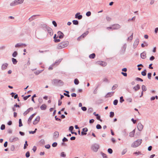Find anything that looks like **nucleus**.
Wrapping results in <instances>:
<instances>
[{
    "label": "nucleus",
    "mask_w": 158,
    "mask_h": 158,
    "mask_svg": "<svg viewBox=\"0 0 158 158\" xmlns=\"http://www.w3.org/2000/svg\"><path fill=\"white\" fill-rule=\"evenodd\" d=\"M30 156V152H26V156L27 157V158H28Z\"/></svg>",
    "instance_id": "57"
},
{
    "label": "nucleus",
    "mask_w": 158,
    "mask_h": 158,
    "mask_svg": "<svg viewBox=\"0 0 158 158\" xmlns=\"http://www.w3.org/2000/svg\"><path fill=\"white\" fill-rule=\"evenodd\" d=\"M118 103V100L117 99L114 100L113 102V104L114 105H116Z\"/></svg>",
    "instance_id": "49"
},
{
    "label": "nucleus",
    "mask_w": 158,
    "mask_h": 158,
    "mask_svg": "<svg viewBox=\"0 0 158 158\" xmlns=\"http://www.w3.org/2000/svg\"><path fill=\"white\" fill-rule=\"evenodd\" d=\"M100 146L97 143H94L91 145V149L92 150L95 152H97L99 149Z\"/></svg>",
    "instance_id": "3"
},
{
    "label": "nucleus",
    "mask_w": 158,
    "mask_h": 158,
    "mask_svg": "<svg viewBox=\"0 0 158 158\" xmlns=\"http://www.w3.org/2000/svg\"><path fill=\"white\" fill-rule=\"evenodd\" d=\"M31 96V95H29L27 96L24 97L23 98L24 100H27L28 98H29V97H30Z\"/></svg>",
    "instance_id": "51"
},
{
    "label": "nucleus",
    "mask_w": 158,
    "mask_h": 158,
    "mask_svg": "<svg viewBox=\"0 0 158 158\" xmlns=\"http://www.w3.org/2000/svg\"><path fill=\"white\" fill-rule=\"evenodd\" d=\"M121 27V26L118 24H114L112 25V29H118Z\"/></svg>",
    "instance_id": "14"
},
{
    "label": "nucleus",
    "mask_w": 158,
    "mask_h": 158,
    "mask_svg": "<svg viewBox=\"0 0 158 158\" xmlns=\"http://www.w3.org/2000/svg\"><path fill=\"white\" fill-rule=\"evenodd\" d=\"M41 27L43 29H45L47 30L48 27H49L46 24H43L41 25Z\"/></svg>",
    "instance_id": "30"
},
{
    "label": "nucleus",
    "mask_w": 158,
    "mask_h": 158,
    "mask_svg": "<svg viewBox=\"0 0 158 158\" xmlns=\"http://www.w3.org/2000/svg\"><path fill=\"white\" fill-rule=\"evenodd\" d=\"M142 140L141 139H139L134 142L131 145L133 148H136L139 146L141 143Z\"/></svg>",
    "instance_id": "5"
},
{
    "label": "nucleus",
    "mask_w": 158,
    "mask_h": 158,
    "mask_svg": "<svg viewBox=\"0 0 158 158\" xmlns=\"http://www.w3.org/2000/svg\"><path fill=\"white\" fill-rule=\"evenodd\" d=\"M127 101L129 102H132V99L131 98H129L127 99Z\"/></svg>",
    "instance_id": "59"
},
{
    "label": "nucleus",
    "mask_w": 158,
    "mask_h": 158,
    "mask_svg": "<svg viewBox=\"0 0 158 158\" xmlns=\"http://www.w3.org/2000/svg\"><path fill=\"white\" fill-rule=\"evenodd\" d=\"M103 82H108V79L106 78H104L103 80Z\"/></svg>",
    "instance_id": "62"
},
{
    "label": "nucleus",
    "mask_w": 158,
    "mask_h": 158,
    "mask_svg": "<svg viewBox=\"0 0 158 158\" xmlns=\"http://www.w3.org/2000/svg\"><path fill=\"white\" fill-rule=\"evenodd\" d=\"M152 76V73H148V78L149 79H151Z\"/></svg>",
    "instance_id": "53"
},
{
    "label": "nucleus",
    "mask_w": 158,
    "mask_h": 158,
    "mask_svg": "<svg viewBox=\"0 0 158 158\" xmlns=\"http://www.w3.org/2000/svg\"><path fill=\"white\" fill-rule=\"evenodd\" d=\"M47 30L50 36H52L53 35V31L52 28L49 27H48Z\"/></svg>",
    "instance_id": "16"
},
{
    "label": "nucleus",
    "mask_w": 158,
    "mask_h": 158,
    "mask_svg": "<svg viewBox=\"0 0 158 158\" xmlns=\"http://www.w3.org/2000/svg\"><path fill=\"white\" fill-rule=\"evenodd\" d=\"M81 109L83 111H85L87 110L86 107L85 106L82 107H81Z\"/></svg>",
    "instance_id": "63"
},
{
    "label": "nucleus",
    "mask_w": 158,
    "mask_h": 158,
    "mask_svg": "<svg viewBox=\"0 0 158 158\" xmlns=\"http://www.w3.org/2000/svg\"><path fill=\"white\" fill-rule=\"evenodd\" d=\"M32 118H33L31 116L29 117L28 120V124H30Z\"/></svg>",
    "instance_id": "44"
},
{
    "label": "nucleus",
    "mask_w": 158,
    "mask_h": 158,
    "mask_svg": "<svg viewBox=\"0 0 158 158\" xmlns=\"http://www.w3.org/2000/svg\"><path fill=\"white\" fill-rule=\"evenodd\" d=\"M88 129L87 128L85 127V128H83L82 129V131L81 132V135H86L87 134V133L86 132L88 131Z\"/></svg>",
    "instance_id": "15"
},
{
    "label": "nucleus",
    "mask_w": 158,
    "mask_h": 158,
    "mask_svg": "<svg viewBox=\"0 0 158 158\" xmlns=\"http://www.w3.org/2000/svg\"><path fill=\"white\" fill-rule=\"evenodd\" d=\"M135 132V129H134L130 133L129 136L130 137H133L134 136Z\"/></svg>",
    "instance_id": "28"
},
{
    "label": "nucleus",
    "mask_w": 158,
    "mask_h": 158,
    "mask_svg": "<svg viewBox=\"0 0 158 158\" xmlns=\"http://www.w3.org/2000/svg\"><path fill=\"white\" fill-rule=\"evenodd\" d=\"M74 83L76 85L78 84L79 83V81L78 80L77 78L75 79L74 80Z\"/></svg>",
    "instance_id": "33"
},
{
    "label": "nucleus",
    "mask_w": 158,
    "mask_h": 158,
    "mask_svg": "<svg viewBox=\"0 0 158 158\" xmlns=\"http://www.w3.org/2000/svg\"><path fill=\"white\" fill-rule=\"evenodd\" d=\"M62 60V59H59L58 60H56L55 63L52 64V65H51L48 68L49 70H52L53 69V67L54 66H55V65H56V66L57 65H58L60 62Z\"/></svg>",
    "instance_id": "6"
},
{
    "label": "nucleus",
    "mask_w": 158,
    "mask_h": 158,
    "mask_svg": "<svg viewBox=\"0 0 158 158\" xmlns=\"http://www.w3.org/2000/svg\"><path fill=\"white\" fill-rule=\"evenodd\" d=\"M17 55V52L16 51H15L12 54V56L13 57H15Z\"/></svg>",
    "instance_id": "43"
},
{
    "label": "nucleus",
    "mask_w": 158,
    "mask_h": 158,
    "mask_svg": "<svg viewBox=\"0 0 158 158\" xmlns=\"http://www.w3.org/2000/svg\"><path fill=\"white\" fill-rule=\"evenodd\" d=\"M93 111V109L92 108H89L88 109V112L89 113H91Z\"/></svg>",
    "instance_id": "40"
},
{
    "label": "nucleus",
    "mask_w": 158,
    "mask_h": 158,
    "mask_svg": "<svg viewBox=\"0 0 158 158\" xmlns=\"http://www.w3.org/2000/svg\"><path fill=\"white\" fill-rule=\"evenodd\" d=\"M127 152V149H123L121 153V154L122 155H123L124 154Z\"/></svg>",
    "instance_id": "47"
},
{
    "label": "nucleus",
    "mask_w": 158,
    "mask_h": 158,
    "mask_svg": "<svg viewBox=\"0 0 158 158\" xmlns=\"http://www.w3.org/2000/svg\"><path fill=\"white\" fill-rule=\"evenodd\" d=\"M28 145V144H27V141H26L25 142V143L24 144V149H25L27 148V146Z\"/></svg>",
    "instance_id": "42"
},
{
    "label": "nucleus",
    "mask_w": 158,
    "mask_h": 158,
    "mask_svg": "<svg viewBox=\"0 0 158 158\" xmlns=\"http://www.w3.org/2000/svg\"><path fill=\"white\" fill-rule=\"evenodd\" d=\"M19 140V139L18 137H14L13 136L11 137L9 139V141L10 142H15Z\"/></svg>",
    "instance_id": "8"
},
{
    "label": "nucleus",
    "mask_w": 158,
    "mask_h": 158,
    "mask_svg": "<svg viewBox=\"0 0 158 158\" xmlns=\"http://www.w3.org/2000/svg\"><path fill=\"white\" fill-rule=\"evenodd\" d=\"M69 42L68 41H66L62 42L59 44L57 46V49H60L62 48H65L68 46L69 45Z\"/></svg>",
    "instance_id": "1"
},
{
    "label": "nucleus",
    "mask_w": 158,
    "mask_h": 158,
    "mask_svg": "<svg viewBox=\"0 0 158 158\" xmlns=\"http://www.w3.org/2000/svg\"><path fill=\"white\" fill-rule=\"evenodd\" d=\"M52 23L54 25V27H57V23L55 21H52Z\"/></svg>",
    "instance_id": "61"
},
{
    "label": "nucleus",
    "mask_w": 158,
    "mask_h": 158,
    "mask_svg": "<svg viewBox=\"0 0 158 158\" xmlns=\"http://www.w3.org/2000/svg\"><path fill=\"white\" fill-rule=\"evenodd\" d=\"M72 22L73 24L75 25H78L79 24V22L77 20H73Z\"/></svg>",
    "instance_id": "32"
},
{
    "label": "nucleus",
    "mask_w": 158,
    "mask_h": 158,
    "mask_svg": "<svg viewBox=\"0 0 158 158\" xmlns=\"http://www.w3.org/2000/svg\"><path fill=\"white\" fill-rule=\"evenodd\" d=\"M62 141L63 142H67L68 141V139L64 137L62 139Z\"/></svg>",
    "instance_id": "64"
},
{
    "label": "nucleus",
    "mask_w": 158,
    "mask_h": 158,
    "mask_svg": "<svg viewBox=\"0 0 158 158\" xmlns=\"http://www.w3.org/2000/svg\"><path fill=\"white\" fill-rule=\"evenodd\" d=\"M58 37L60 39H62L63 38L64 35L63 33L60 31H58L57 32Z\"/></svg>",
    "instance_id": "18"
},
{
    "label": "nucleus",
    "mask_w": 158,
    "mask_h": 158,
    "mask_svg": "<svg viewBox=\"0 0 158 158\" xmlns=\"http://www.w3.org/2000/svg\"><path fill=\"white\" fill-rule=\"evenodd\" d=\"M89 33V31H87L83 34L81 36L78 37L77 38V40L78 41L80 40V39L81 38H84L85 37L86 35H87Z\"/></svg>",
    "instance_id": "7"
},
{
    "label": "nucleus",
    "mask_w": 158,
    "mask_h": 158,
    "mask_svg": "<svg viewBox=\"0 0 158 158\" xmlns=\"http://www.w3.org/2000/svg\"><path fill=\"white\" fill-rule=\"evenodd\" d=\"M97 64L103 66H105L106 65V63L103 61H97Z\"/></svg>",
    "instance_id": "11"
},
{
    "label": "nucleus",
    "mask_w": 158,
    "mask_h": 158,
    "mask_svg": "<svg viewBox=\"0 0 158 158\" xmlns=\"http://www.w3.org/2000/svg\"><path fill=\"white\" fill-rule=\"evenodd\" d=\"M143 126L140 123H139L137 125V128L139 131H141L143 128Z\"/></svg>",
    "instance_id": "9"
},
{
    "label": "nucleus",
    "mask_w": 158,
    "mask_h": 158,
    "mask_svg": "<svg viewBox=\"0 0 158 158\" xmlns=\"http://www.w3.org/2000/svg\"><path fill=\"white\" fill-rule=\"evenodd\" d=\"M61 157H65L66 156V154H64V152H62L61 153Z\"/></svg>",
    "instance_id": "58"
},
{
    "label": "nucleus",
    "mask_w": 158,
    "mask_h": 158,
    "mask_svg": "<svg viewBox=\"0 0 158 158\" xmlns=\"http://www.w3.org/2000/svg\"><path fill=\"white\" fill-rule=\"evenodd\" d=\"M142 75L143 76H145L146 75V70L145 69L144 71L141 72Z\"/></svg>",
    "instance_id": "37"
},
{
    "label": "nucleus",
    "mask_w": 158,
    "mask_h": 158,
    "mask_svg": "<svg viewBox=\"0 0 158 158\" xmlns=\"http://www.w3.org/2000/svg\"><path fill=\"white\" fill-rule=\"evenodd\" d=\"M40 15H34L32 16H31L29 19V20L30 22L32 21L33 20H34L35 18V17H36V16H39Z\"/></svg>",
    "instance_id": "23"
},
{
    "label": "nucleus",
    "mask_w": 158,
    "mask_h": 158,
    "mask_svg": "<svg viewBox=\"0 0 158 158\" xmlns=\"http://www.w3.org/2000/svg\"><path fill=\"white\" fill-rule=\"evenodd\" d=\"M114 115V113L113 112H110V116L111 118H112Z\"/></svg>",
    "instance_id": "46"
},
{
    "label": "nucleus",
    "mask_w": 158,
    "mask_h": 158,
    "mask_svg": "<svg viewBox=\"0 0 158 158\" xmlns=\"http://www.w3.org/2000/svg\"><path fill=\"white\" fill-rule=\"evenodd\" d=\"M23 1L24 0H15L10 4V5L11 6H13L22 4Z\"/></svg>",
    "instance_id": "4"
},
{
    "label": "nucleus",
    "mask_w": 158,
    "mask_h": 158,
    "mask_svg": "<svg viewBox=\"0 0 158 158\" xmlns=\"http://www.w3.org/2000/svg\"><path fill=\"white\" fill-rule=\"evenodd\" d=\"M22 45H24L25 46H26V45L25 44L22 43H18L15 45V47L16 48L19 47Z\"/></svg>",
    "instance_id": "25"
},
{
    "label": "nucleus",
    "mask_w": 158,
    "mask_h": 158,
    "mask_svg": "<svg viewBox=\"0 0 158 158\" xmlns=\"http://www.w3.org/2000/svg\"><path fill=\"white\" fill-rule=\"evenodd\" d=\"M95 54L94 53H93L89 55V57L91 59H94L95 56Z\"/></svg>",
    "instance_id": "29"
},
{
    "label": "nucleus",
    "mask_w": 158,
    "mask_h": 158,
    "mask_svg": "<svg viewBox=\"0 0 158 158\" xmlns=\"http://www.w3.org/2000/svg\"><path fill=\"white\" fill-rule=\"evenodd\" d=\"M8 65V64L5 63L3 64L1 67V69L2 70H4L6 69Z\"/></svg>",
    "instance_id": "19"
},
{
    "label": "nucleus",
    "mask_w": 158,
    "mask_h": 158,
    "mask_svg": "<svg viewBox=\"0 0 158 158\" xmlns=\"http://www.w3.org/2000/svg\"><path fill=\"white\" fill-rule=\"evenodd\" d=\"M114 93V92H110L108 93L107 94L106 96V98H108L109 97H110L113 95V94Z\"/></svg>",
    "instance_id": "24"
},
{
    "label": "nucleus",
    "mask_w": 158,
    "mask_h": 158,
    "mask_svg": "<svg viewBox=\"0 0 158 158\" xmlns=\"http://www.w3.org/2000/svg\"><path fill=\"white\" fill-rule=\"evenodd\" d=\"M5 125L2 124L1 127V129L2 130H3L5 129Z\"/></svg>",
    "instance_id": "60"
},
{
    "label": "nucleus",
    "mask_w": 158,
    "mask_h": 158,
    "mask_svg": "<svg viewBox=\"0 0 158 158\" xmlns=\"http://www.w3.org/2000/svg\"><path fill=\"white\" fill-rule=\"evenodd\" d=\"M142 91H145L147 90L146 88L144 85H143L142 86Z\"/></svg>",
    "instance_id": "38"
},
{
    "label": "nucleus",
    "mask_w": 158,
    "mask_h": 158,
    "mask_svg": "<svg viewBox=\"0 0 158 158\" xmlns=\"http://www.w3.org/2000/svg\"><path fill=\"white\" fill-rule=\"evenodd\" d=\"M40 109L42 110H45L46 109L47 106L45 104H43L40 106Z\"/></svg>",
    "instance_id": "26"
},
{
    "label": "nucleus",
    "mask_w": 158,
    "mask_h": 158,
    "mask_svg": "<svg viewBox=\"0 0 158 158\" xmlns=\"http://www.w3.org/2000/svg\"><path fill=\"white\" fill-rule=\"evenodd\" d=\"M133 33H132V35L129 37L128 38L127 40L128 41H131L132 40L133 37Z\"/></svg>",
    "instance_id": "34"
},
{
    "label": "nucleus",
    "mask_w": 158,
    "mask_h": 158,
    "mask_svg": "<svg viewBox=\"0 0 158 158\" xmlns=\"http://www.w3.org/2000/svg\"><path fill=\"white\" fill-rule=\"evenodd\" d=\"M12 61L13 64H16L17 62V60L13 58H12Z\"/></svg>",
    "instance_id": "31"
},
{
    "label": "nucleus",
    "mask_w": 158,
    "mask_h": 158,
    "mask_svg": "<svg viewBox=\"0 0 158 158\" xmlns=\"http://www.w3.org/2000/svg\"><path fill=\"white\" fill-rule=\"evenodd\" d=\"M74 129V127L73 126H71L69 127V130L71 132L73 131V129Z\"/></svg>",
    "instance_id": "55"
},
{
    "label": "nucleus",
    "mask_w": 158,
    "mask_h": 158,
    "mask_svg": "<svg viewBox=\"0 0 158 158\" xmlns=\"http://www.w3.org/2000/svg\"><path fill=\"white\" fill-rule=\"evenodd\" d=\"M86 15L88 17H89V16H90L91 15V12H90L89 11H88L87 12H86Z\"/></svg>",
    "instance_id": "52"
},
{
    "label": "nucleus",
    "mask_w": 158,
    "mask_h": 158,
    "mask_svg": "<svg viewBox=\"0 0 158 158\" xmlns=\"http://www.w3.org/2000/svg\"><path fill=\"white\" fill-rule=\"evenodd\" d=\"M96 127L98 129H100L102 128L101 126L99 124H98L96 125Z\"/></svg>",
    "instance_id": "48"
},
{
    "label": "nucleus",
    "mask_w": 158,
    "mask_h": 158,
    "mask_svg": "<svg viewBox=\"0 0 158 158\" xmlns=\"http://www.w3.org/2000/svg\"><path fill=\"white\" fill-rule=\"evenodd\" d=\"M127 48V44H124L123 46V47L122 48L121 50V52L122 54H124L125 51L126 49Z\"/></svg>",
    "instance_id": "12"
},
{
    "label": "nucleus",
    "mask_w": 158,
    "mask_h": 158,
    "mask_svg": "<svg viewBox=\"0 0 158 158\" xmlns=\"http://www.w3.org/2000/svg\"><path fill=\"white\" fill-rule=\"evenodd\" d=\"M140 86L139 84H137L136 86L133 87V89L135 90V91H137L140 89Z\"/></svg>",
    "instance_id": "27"
},
{
    "label": "nucleus",
    "mask_w": 158,
    "mask_h": 158,
    "mask_svg": "<svg viewBox=\"0 0 158 158\" xmlns=\"http://www.w3.org/2000/svg\"><path fill=\"white\" fill-rule=\"evenodd\" d=\"M135 80L137 81H142V82L143 81V79H142L141 78H139V77H136L135 78Z\"/></svg>",
    "instance_id": "54"
},
{
    "label": "nucleus",
    "mask_w": 158,
    "mask_h": 158,
    "mask_svg": "<svg viewBox=\"0 0 158 158\" xmlns=\"http://www.w3.org/2000/svg\"><path fill=\"white\" fill-rule=\"evenodd\" d=\"M52 83L56 86H62L63 85V82L60 80L55 79L52 80Z\"/></svg>",
    "instance_id": "2"
},
{
    "label": "nucleus",
    "mask_w": 158,
    "mask_h": 158,
    "mask_svg": "<svg viewBox=\"0 0 158 158\" xmlns=\"http://www.w3.org/2000/svg\"><path fill=\"white\" fill-rule=\"evenodd\" d=\"M146 53L144 52L140 54V56L143 59H145L146 58Z\"/></svg>",
    "instance_id": "22"
},
{
    "label": "nucleus",
    "mask_w": 158,
    "mask_h": 158,
    "mask_svg": "<svg viewBox=\"0 0 158 158\" xmlns=\"http://www.w3.org/2000/svg\"><path fill=\"white\" fill-rule=\"evenodd\" d=\"M19 126L21 127L23 126V124L22 122V120L21 119H19Z\"/></svg>",
    "instance_id": "41"
},
{
    "label": "nucleus",
    "mask_w": 158,
    "mask_h": 158,
    "mask_svg": "<svg viewBox=\"0 0 158 158\" xmlns=\"http://www.w3.org/2000/svg\"><path fill=\"white\" fill-rule=\"evenodd\" d=\"M59 136V132L57 131H55L53 134V137L54 138H57Z\"/></svg>",
    "instance_id": "21"
},
{
    "label": "nucleus",
    "mask_w": 158,
    "mask_h": 158,
    "mask_svg": "<svg viewBox=\"0 0 158 158\" xmlns=\"http://www.w3.org/2000/svg\"><path fill=\"white\" fill-rule=\"evenodd\" d=\"M101 153L103 158H107V156L105 154L103 153L102 152H101Z\"/></svg>",
    "instance_id": "39"
},
{
    "label": "nucleus",
    "mask_w": 158,
    "mask_h": 158,
    "mask_svg": "<svg viewBox=\"0 0 158 158\" xmlns=\"http://www.w3.org/2000/svg\"><path fill=\"white\" fill-rule=\"evenodd\" d=\"M75 18L80 20L82 19V16L80 15V12H78L75 15Z\"/></svg>",
    "instance_id": "10"
},
{
    "label": "nucleus",
    "mask_w": 158,
    "mask_h": 158,
    "mask_svg": "<svg viewBox=\"0 0 158 158\" xmlns=\"http://www.w3.org/2000/svg\"><path fill=\"white\" fill-rule=\"evenodd\" d=\"M96 116L97 119L98 120H100V121H102V120L100 118V116L98 114H97V115H96Z\"/></svg>",
    "instance_id": "36"
},
{
    "label": "nucleus",
    "mask_w": 158,
    "mask_h": 158,
    "mask_svg": "<svg viewBox=\"0 0 158 158\" xmlns=\"http://www.w3.org/2000/svg\"><path fill=\"white\" fill-rule=\"evenodd\" d=\"M139 42V40L138 39H137L135 41L133 44V48H136L137 45H138Z\"/></svg>",
    "instance_id": "13"
},
{
    "label": "nucleus",
    "mask_w": 158,
    "mask_h": 158,
    "mask_svg": "<svg viewBox=\"0 0 158 158\" xmlns=\"http://www.w3.org/2000/svg\"><path fill=\"white\" fill-rule=\"evenodd\" d=\"M124 99L123 98V96H121L120 98V103H122L124 101Z\"/></svg>",
    "instance_id": "50"
},
{
    "label": "nucleus",
    "mask_w": 158,
    "mask_h": 158,
    "mask_svg": "<svg viewBox=\"0 0 158 158\" xmlns=\"http://www.w3.org/2000/svg\"><path fill=\"white\" fill-rule=\"evenodd\" d=\"M108 152L110 154H111L113 152L112 150L110 148H108L107 150Z\"/></svg>",
    "instance_id": "45"
},
{
    "label": "nucleus",
    "mask_w": 158,
    "mask_h": 158,
    "mask_svg": "<svg viewBox=\"0 0 158 158\" xmlns=\"http://www.w3.org/2000/svg\"><path fill=\"white\" fill-rule=\"evenodd\" d=\"M33 110V108L32 107H30V108H29L26 111H25L23 115H26L28 113L30 112V110L32 111Z\"/></svg>",
    "instance_id": "20"
},
{
    "label": "nucleus",
    "mask_w": 158,
    "mask_h": 158,
    "mask_svg": "<svg viewBox=\"0 0 158 158\" xmlns=\"http://www.w3.org/2000/svg\"><path fill=\"white\" fill-rule=\"evenodd\" d=\"M57 143L56 142H54L52 144V146L53 147H55L57 146Z\"/></svg>",
    "instance_id": "56"
},
{
    "label": "nucleus",
    "mask_w": 158,
    "mask_h": 158,
    "mask_svg": "<svg viewBox=\"0 0 158 158\" xmlns=\"http://www.w3.org/2000/svg\"><path fill=\"white\" fill-rule=\"evenodd\" d=\"M118 87V85L117 84L114 85L112 88V90H113L116 89Z\"/></svg>",
    "instance_id": "35"
},
{
    "label": "nucleus",
    "mask_w": 158,
    "mask_h": 158,
    "mask_svg": "<svg viewBox=\"0 0 158 158\" xmlns=\"http://www.w3.org/2000/svg\"><path fill=\"white\" fill-rule=\"evenodd\" d=\"M40 117L38 116L35 119V120L33 122V124L34 125H36V124L39 121L40 119Z\"/></svg>",
    "instance_id": "17"
}]
</instances>
